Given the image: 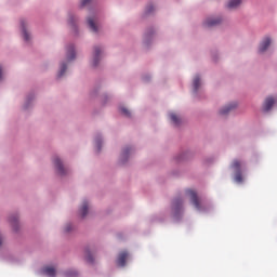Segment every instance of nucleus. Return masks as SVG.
Wrapping results in <instances>:
<instances>
[{"mask_svg":"<svg viewBox=\"0 0 277 277\" xmlns=\"http://www.w3.org/2000/svg\"><path fill=\"white\" fill-rule=\"evenodd\" d=\"M186 195L189 196L192 203L194 205V207L200 211V209H202V207L200 206V200L198 199V195L196 194V192L192 190V189H187L186 190Z\"/></svg>","mask_w":277,"mask_h":277,"instance_id":"nucleus-2","label":"nucleus"},{"mask_svg":"<svg viewBox=\"0 0 277 277\" xmlns=\"http://www.w3.org/2000/svg\"><path fill=\"white\" fill-rule=\"evenodd\" d=\"M195 92H198V88H200V76H196L193 81Z\"/></svg>","mask_w":277,"mask_h":277,"instance_id":"nucleus-18","label":"nucleus"},{"mask_svg":"<svg viewBox=\"0 0 277 277\" xmlns=\"http://www.w3.org/2000/svg\"><path fill=\"white\" fill-rule=\"evenodd\" d=\"M170 119L172 120L173 123H175L176 126L181 124V118L179 116H176V114L171 113L170 114Z\"/></svg>","mask_w":277,"mask_h":277,"instance_id":"nucleus-19","label":"nucleus"},{"mask_svg":"<svg viewBox=\"0 0 277 277\" xmlns=\"http://www.w3.org/2000/svg\"><path fill=\"white\" fill-rule=\"evenodd\" d=\"M121 114H123V116H131V111H129V109H127L126 107H121Z\"/></svg>","mask_w":277,"mask_h":277,"instance_id":"nucleus-24","label":"nucleus"},{"mask_svg":"<svg viewBox=\"0 0 277 277\" xmlns=\"http://www.w3.org/2000/svg\"><path fill=\"white\" fill-rule=\"evenodd\" d=\"M66 276L67 277H76V276H78V273H77V271H68L66 273Z\"/></svg>","mask_w":277,"mask_h":277,"instance_id":"nucleus-23","label":"nucleus"},{"mask_svg":"<svg viewBox=\"0 0 277 277\" xmlns=\"http://www.w3.org/2000/svg\"><path fill=\"white\" fill-rule=\"evenodd\" d=\"M272 44V39L269 37H265L260 44L259 53H265L269 45Z\"/></svg>","mask_w":277,"mask_h":277,"instance_id":"nucleus-5","label":"nucleus"},{"mask_svg":"<svg viewBox=\"0 0 277 277\" xmlns=\"http://www.w3.org/2000/svg\"><path fill=\"white\" fill-rule=\"evenodd\" d=\"M127 259H129V252L127 251L120 252L117 258V265L119 267H124V265H127Z\"/></svg>","mask_w":277,"mask_h":277,"instance_id":"nucleus-4","label":"nucleus"},{"mask_svg":"<svg viewBox=\"0 0 277 277\" xmlns=\"http://www.w3.org/2000/svg\"><path fill=\"white\" fill-rule=\"evenodd\" d=\"M76 55H75V45H69L67 48V61L68 62H72V60H75Z\"/></svg>","mask_w":277,"mask_h":277,"instance_id":"nucleus-13","label":"nucleus"},{"mask_svg":"<svg viewBox=\"0 0 277 277\" xmlns=\"http://www.w3.org/2000/svg\"><path fill=\"white\" fill-rule=\"evenodd\" d=\"M66 69H67L66 63H63V64L61 65V69H60V71H58L57 77H58V78H60V77H64V74L66 72Z\"/></svg>","mask_w":277,"mask_h":277,"instance_id":"nucleus-20","label":"nucleus"},{"mask_svg":"<svg viewBox=\"0 0 277 277\" xmlns=\"http://www.w3.org/2000/svg\"><path fill=\"white\" fill-rule=\"evenodd\" d=\"M174 213H179L183 209V200L181 198L174 199L172 202Z\"/></svg>","mask_w":277,"mask_h":277,"instance_id":"nucleus-7","label":"nucleus"},{"mask_svg":"<svg viewBox=\"0 0 277 277\" xmlns=\"http://www.w3.org/2000/svg\"><path fill=\"white\" fill-rule=\"evenodd\" d=\"M54 166L57 170V173L61 175V176H64L66 174H68V169L64 168V164H62V160H60V158H54Z\"/></svg>","mask_w":277,"mask_h":277,"instance_id":"nucleus-3","label":"nucleus"},{"mask_svg":"<svg viewBox=\"0 0 277 277\" xmlns=\"http://www.w3.org/2000/svg\"><path fill=\"white\" fill-rule=\"evenodd\" d=\"M3 243V236L0 235V246Z\"/></svg>","mask_w":277,"mask_h":277,"instance_id":"nucleus-29","label":"nucleus"},{"mask_svg":"<svg viewBox=\"0 0 277 277\" xmlns=\"http://www.w3.org/2000/svg\"><path fill=\"white\" fill-rule=\"evenodd\" d=\"M232 168L234 169L235 174V181L236 183H242L243 182V176L241 175V161L239 160H234L232 162Z\"/></svg>","mask_w":277,"mask_h":277,"instance_id":"nucleus-1","label":"nucleus"},{"mask_svg":"<svg viewBox=\"0 0 277 277\" xmlns=\"http://www.w3.org/2000/svg\"><path fill=\"white\" fill-rule=\"evenodd\" d=\"M21 26L23 30L24 40H26V42H29V32H27V28H25V21L21 22Z\"/></svg>","mask_w":277,"mask_h":277,"instance_id":"nucleus-16","label":"nucleus"},{"mask_svg":"<svg viewBox=\"0 0 277 277\" xmlns=\"http://www.w3.org/2000/svg\"><path fill=\"white\" fill-rule=\"evenodd\" d=\"M241 5V0H229L227 8L229 10H236V8H239Z\"/></svg>","mask_w":277,"mask_h":277,"instance_id":"nucleus-14","label":"nucleus"},{"mask_svg":"<svg viewBox=\"0 0 277 277\" xmlns=\"http://www.w3.org/2000/svg\"><path fill=\"white\" fill-rule=\"evenodd\" d=\"M237 107V103L229 104L228 106H225L223 109L220 110L221 116H226L232 109H235Z\"/></svg>","mask_w":277,"mask_h":277,"instance_id":"nucleus-12","label":"nucleus"},{"mask_svg":"<svg viewBox=\"0 0 277 277\" xmlns=\"http://www.w3.org/2000/svg\"><path fill=\"white\" fill-rule=\"evenodd\" d=\"M222 23V18L216 17V18H207L203 23L206 27H216V25H220Z\"/></svg>","mask_w":277,"mask_h":277,"instance_id":"nucleus-6","label":"nucleus"},{"mask_svg":"<svg viewBox=\"0 0 277 277\" xmlns=\"http://www.w3.org/2000/svg\"><path fill=\"white\" fill-rule=\"evenodd\" d=\"M97 148L101 150V142L97 141Z\"/></svg>","mask_w":277,"mask_h":277,"instance_id":"nucleus-30","label":"nucleus"},{"mask_svg":"<svg viewBox=\"0 0 277 277\" xmlns=\"http://www.w3.org/2000/svg\"><path fill=\"white\" fill-rule=\"evenodd\" d=\"M92 0H81V5L85 6L88 5Z\"/></svg>","mask_w":277,"mask_h":277,"instance_id":"nucleus-26","label":"nucleus"},{"mask_svg":"<svg viewBox=\"0 0 277 277\" xmlns=\"http://www.w3.org/2000/svg\"><path fill=\"white\" fill-rule=\"evenodd\" d=\"M87 22H88V25H89L91 31H93L94 34H97L98 32V26H96V18L89 17L87 19Z\"/></svg>","mask_w":277,"mask_h":277,"instance_id":"nucleus-8","label":"nucleus"},{"mask_svg":"<svg viewBox=\"0 0 277 277\" xmlns=\"http://www.w3.org/2000/svg\"><path fill=\"white\" fill-rule=\"evenodd\" d=\"M130 153H131V148L130 147H126L122 150V154H121V161H122V163H124L129 159V154Z\"/></svg>","mask_w":277,"mask_h":277,"instance_id":"nucleus-15","label":"nucleus"},{"mask_svg":"<svg viewBox=\"0 0 277 277\" xmlns=\"http://www.w3.org/2000/svg\"><path fill=\"white\" fill-rule=\"evenodd\" d=\"M153 10H155V6L149 5L146 8V14H150L153 12Z\"/></svg>","mask_w":277,"mask_h":277,"instance_id":"nucleus-25","label":"nucleus"},{"mask_svg":"<svg viewBox=\"0 0 277 277\" xmlns=\"http://www.w3.org/2000/svg\"><path fill=\"white\" fill-rule=\"evenodd\" d=\"M101 60V48H94V58H93V66H98V61Z\"/></svg>","mask_w":277,"mask_h":277,"instance_id":"nucleus-11","label":"nucleus"},{"mask_svg":"<svg viewBox=\"0 0 277 277\" xmlns=\"http://www.w3.org/2000/svg\"><path fill=\"white\" fill-rule=\"evenodd\" d=\"M10 222L13 226H16V224H18V217L17 216H11Z\"/></svg>","mask_w":277,"mask_h":277,"instance_id":"nucleus-22","label":"nucleus"},{"mask_svg":"<svg viewBox=\"0 0 277 277\" xmlns=\"http://www.w3.org/2000/svg\"><path fill=\"white\" fill-rule=\"evenodd\" d=\"M71 228H72V225H67L65 227L66 233H70Z\"/></svg>","mask_w":277,"mask_h":277,"instance_id":"nucleus-27","label":"nucleus"},{"mask_svg":"<svg viewBox=\"0 0 277 277\" xmlns=\"http://www.w3.org/2000/svg\"><path fill=\"white\" fill-rule=\"evenodd\" d=\"M85 260L88 263H94V258H92V253L88 249L85 250Z\"/></svg>","mask_w":277,"mask_h":277,"instance_id":"nucleus-21","label":"nucleus"},{"mask_svg":"<svg viewBox=\"0 0 277 277\" xmlns=\"http://www.w3.org/2000/svg\"><path fill=\"white\" fill-rule=\"evenodd\" d=\"M42 272L45 276L55 277L56 271L53 266H45L42 268Z\"/></svg>","mask_w":277,"mask_h":277,"instance_id":"nucleus-10","label":"nucleus"},{"mask_svg":"<svg viewBox=\"0 0 277 277\" xmlns=\"http://www.w3.org/2000/svg\"><path fill=\"white\" fill-rule=\"evenodd\" d=\"M80 215L81 217H85V215H88V201H83L80 208Z\"/></svg>","mask_w":277,"mask_h":277,"instance_id":"nucleus-17","label":"nucleus"},{"mask_svg":"<svg viewBox=\"0 0 277 277\" xmlns=\"http://www.w3.org/2000/svg\"><path fill=\"white\" fill-rule=\"evenodd\" d=\"M2 74H3V69L0 66V81H2V79H3Z\"/></svg>","mask_w":277,"mask_h":277,"instance_id":"nucleus-28","label":"nucleus"},{"mask_svg":"<svg viewBox=\"0 0 277 277\" xmlns=\"http://www.w3.org/2000/svg\"><path fill=\"white\" fill-rule=\"evenodd\" d=\"M274 103H276V101L274 100V97H267V98L264 101V105H263L264 111H269V109H272V107H274Z\"/></svg>","mask_w":277,"mask_h":277,"instance_id":"nucleus-9","label":"nucleus"}]
</instances>
